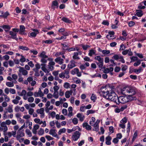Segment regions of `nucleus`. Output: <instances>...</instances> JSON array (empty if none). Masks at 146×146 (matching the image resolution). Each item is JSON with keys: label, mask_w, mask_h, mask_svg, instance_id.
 <instances>
[{"label": "nucleus", "mask_w": 146, "mask_h": 146, "mask_svg": "<svg viewBox=\"0 0 146 146\" xmlns=\"http://www.w3.org/2000/svg\"><path fill=\"white\" fill-rule=\"evenodd\" d=\"M110 89L109 88H107L106 86L102 87L99 92L100 94L102 95L103 97L108 100L117 104L118 97L113 91L111 90L110 92Z\"/></svg>", "instance_id": "f257e3e1"}, {"label": "nucleus", "mask_w": 146, "mask_h": 146, "mask_svg": "<svg viewBox=\"0 0 146 146\" xmlns=\"http://www.w3.org/2000/svg\"><path fill=\"white\" fill-rule=\"evenodd\" d=\"M136 98H133L131 96H120L118 98L116 104H119L120 103L124 104L129 101L133 100H136Z\"/></svg>", "instance_id": "f03ea898"}, {"label": "nucleus", "mask_w": 146, "mask_h": 146, "mask_svg": "<svg viewBox=\"0 0 146 146\" xmlns=\"http://www.w3.org/2000/svg\"><path fill=\"white\" fill-rule=\"evenodd\" d=\"M94 59L98 61V62H96V63L98 66L99 68H102L104 65V59L101 58L100 56H96Z\"/></svg>", "instance_id": "7ed1b4c3"}, {"label": "nucleus", "mask_w": 146, "mask_h": 146, "mask_svg": "<svg viewBox=\"0 0 146 146\" xmlns=\"http://www.w3.org/2000/svg\"><path fill=\"white\" fill-rule=\"evenodd\" d=\"M18 68H19V73H18V75L19 76L22 75L24 76L27 75L28 73V71L25 70L24 68L21 66H19Z\"/></svg>", "instance_id": "20e7f679"}, {"label": "nucleus", "mask_w": 146, "mask_h": 146, "mask_svg": "<svg viewBox=\"0 0 146 146\" xmlns=\"http://www.w3.org/2000/svg\"><path fill=\"white\" fill-rule=\"evenodd\" d=\"M81 134L78 131H76L72 135V139L74 141H77L80 138Z\"/></svg>", "instance_id": "39448f33"}, {"label": "nucleus", "mask_w": 146, "mask_h": 146, "mask_svg": "<svg viewBox=\"0 0 146 146\" xmlns=\"http://www.w3.org/2000/svg\"><path fill=\"white\" fill-rule=\"evenodd\" d=\"M128 90H128V94H129L128 96H131L133 98H136L135 97L133 96L135 94V90L131 88L128 87Z\"/></svg>", "instance_id": "423d86ee"}, {"label": "nucleus", "mask_w": 146, "mask_h": 146, "mask_svg": "<svg viewBox=\"0 0 146 146\" xmlns=\"http://www.w3.org/2000/svg\"><path fill=\"white\" fill-rule=\"evenodd\" d=\"M24 136V133L23 130H19L17 132V134L16 137L17 140H19L21 137H23Z\"/></svg>", "instance_id": "0eeeda50"}, {"label": "nucleus", "mask_w": 146, "mask_h": 146, "mask_svg": "<svg viewBox=\"0 0 146 146\" xmlns=\"http://www.w3.org/2000/svg\"><path fill=\"white\" fill-rule=\"evenodd\" d=\"M1 126L3 129V135H6L5 132L8 130V127L6 125V123H5V122H3L1 123Z\"/></svg>", "instance_id": "6e6552de"}, {"label": "nucleus", "mask_w": 146, "mask_h": 146, "mask_svg": "<svg viewBox=\"0 0 146 146\" xmlns=\"http://www.w3.org/2000/svg\"><path fill=\"white\" fill-rule=\"evenodd\" d=\"M28 82L31 84L32 86H34L36 83V81L33 80V78L32 76H29L27 79Z\"/></svg>", "instance_id": "1a4fd4ad"}, {"label": "nucleus", "mask_w": 146, "mask_h": 146, "mask_svg": "<svg viewBox=\"0 0 146 146\" xmlns=\"http://www.w3.org/2000/svg\"><path fill=\"white\" fill-rule=\"evenodd\" d=\"M9 34L11 36V38L13 39H15L17 41L18 40L17 36V33L12 31L9 32Z\"/></svg>", "instance_id": "9d476101"}, {"label": "nucleus", "mask_w": 146, "mask_h": 146, "mask_svg": "<svg viewBox=\"0 0 146 146\" xmlns=\"http://www.w3.org/2000/svg\"><path fill=\"white\" fill-rule=\"evenodd\" d=\"M58 3L56 0H54L52 2L51 8L54 9L55 8H58Z\"/></svg>", "instance_id": "9b49d317"}, {"label": "nucleus", "mask_w": 146, "mask_h": 146, "mask_svg": "<svg viewBox=\"0 0 146 146\" xmlns=\"http://www.w3.org/2000/svg\"><path fill=\"white\" fill-rule=\"evenodd\" d=\"M44 109L42 108L40 109H38L36 110V112L38 113H40L41 114V117L43 118L44 116Z\"/></svg>", "instance_id": "f8f14e48"}, {"label": "nucleus", "mask_w": 146, "mask_h": 146, "mask_svg": "<svg viewBox=\"0 0 146 146\" xmlns=\"http://www.w3.org/2000/svg\"><path fill=\"white\" fill-rule=\"evenodd\" d=\"M16 131H12V132H8L7 134L5 133L6 135H7L9 137H11L12 135L14 137H15Z\"/></svg>", "instance_id": "ddd939ff"}, {"label": "nucleus", "mask_w": 146, "mask_h": 146, "mask_svg": "<svg viewBox=\"0 0 146 146\" xmlns=\"http://www.w3.org/2000/svg\"><path fill=\"white\" fill-rule=\"evenodd\" d=\"M75 66V62L74 60H72L71 61L70 63L68 65V67L69 69H70Z\"/></svg>", "instance_id": "4468645a"}, {"label": "nucleus", "mask_w": 146, "mask_h": 146, "mask_svg": "<svg viewBox=\"0 0 146 146\" xmlns=\"http://www.w3.org/2000/svg\"><path fill=\"white\" fill-rule=\"evenodd\" d=\"M128 87H125L123 88L121 90V93L122 94L124 95H125L126 96L128 94V90H128Z\"/></svg>", "instance_id": "2eb2a0df"}, {"label": "nucleus", "mask_w": 146, "mask_h": 146, "mask_svg": "<svg viewBox=\"0 0 146 146\" xmlns=\"http://www.w3.org/2000/svg\"><path fill=\"white\" fill-rule=\"evenodd\" d=\"M19 33L21 34H24L25 28L24 25H21L19 26Z\"/></svg>", "instance_id": "dca6fc26"}, {"label": "nucleus", "mask_w": 146, "mask_h": 146, "mask_svg": "<svg viewBox=\"0 0 146 146\" xmlns=\"http://www.w3.org/2000/svg\"><path fill=\"white\" fill-rule=\"evenodd\" d=\"M64 61V59L61 58L60 57H58L55 59V62L60 64H62L63 63Z\"/></svg>", "instance_id": "f3484780"}, {"label": "nucleus", "mask_w": 146, "mask_h": 146, "mask_svg": "<svg viewBox=\"0 0 146 146\" xmlns=\"http://www.w3.org/2000/svg\"><path fill=\"white\" fill-rule=\"evenodd\" d=\"M111 137L110 136H108L106 138V143L108 145H110L111 144Z\"/></svg>", "instance_id": "a211bd4d"}, {"label": "nucleus", "mask_w": 146, "mask_h": 146, "mask_svg": "<svg viewBox=\"0 0 146 146\" xmlns=\"http://www.w3.org/2000/svg\"><path fill=\"white\" fill-rule=\"evenodd\" d=\"M56 129H51L49 131V134L52 135L53 137H56L57 136V134L56 132Z\"/></svg>", "instance_id": "6ab92c4d"}, {"label": "nucleus", "mask_w": 146, "mask_h": 146, "mask_svg": "<svg viewBox=\"0 0 146 146\" xmlns=\"http://www.w3.org/2000/svg\"><path fill=\"white\" fill-rule=\"evenodd\" d=\"M83 127H85L87 130H90L91 129L92 127L91 126L89 125L87 122L84 123L82 124Z\"/></svg>", "instance_id": "aec40b11"}, {"label": "nucleus", "mask_w": 146, "mask_h": 146, "mask_svg": "<svg viewBox=\"0 0 146 146\" xmlns=\"http://www.w3.org/2000/svg\"><path fill=\"white\" fill-rule=\"evenodd\" d=\"M21 98L19 96H16L15 99L12 100V102L14 104H17L19 103V100H20Z\"/></svg>", "instance_id": "412c9836"}, {"label": "nucleus", "mask_w": 146, "mask_h": 146, "mask_svg": "<svg viewBox=\"0 0 146 146\" xmlns=\"http://www.w3.org/2000/svg\"><path fill=\"white\" fill-rule=\"evenodd\" d=\"M96 50L94 49H91L89 51L88 55L90 56H92L93 55H96Z\"/></svg>", "instance_id": "4be33fe9"}, {"label": "nucleus", "mask_w": 146, "mask_h": 146, "mask_svg": "<svg viewBox=\"0 0 146 146\" xmlns=\"http://www.w3.org/2000/svg\"><path fill=\"white\" fill-rule=\"evenodd\" d=\"M1 13L2 17L4 18H6L9 15V13L8 11H6L4 12L3 11H1Z\"/></svg>", "instance_id": "5701e85b"}, {"label": "nucleus", "mask_w": 146, "mask_h": 146, "mask_svg": "<svg viewBox=\"0 0 146 146\" xmlns=\"http://www.w3.org/2000/svg\"><path fill=\"white\" fill-rule=\"evenodd\" d=\"M136 14L139 17H141L143 15V11L140 10H137Z\"/></svg>", "instance_id": "b1692460"}, {"label": "nucleus", "mask_w": 146, "mask_h": 146, "mask_svg": "<svg viewBox=\"0 0 146 146\" xmlns=\"http://www.w3.org/2000/svg\"><path fill=\"white\" fill-rule=\"evenodd\" d=\"M79 53L75 52L74 53V55L72 56V58L73 59L75 60H79L80 58L78 56Z\"/></svg>", "instance_id": "393cba45"}, {"label": "nucleus", "mask_w": 146, "mask_h": 146, "mask_svg": "<svg viewBox=\"0 0 146 146\" xmlns=\"http://www.w3.org/2000/svg\"><path fill=\"white\" fill-rule=\"evenodd\" d=\"M61 20L66 23H71V21L68 19V18L66 17H63L62 18Z\"/></svg>", "instance_id": "a878e982"}, {"label": "nucleus", "mask_w": 146, "mask_h": 146, "mask_svg": "<svg viewBox=\"0 0 146 146\" xmlns=\"http://www.w3.org/2000/svg\"><path fill=\"white\" fill-rule=\"evenodd\" d=\"M46 52L44 51H42L40 54L39 56L42 58H48V56L45 55Z\"/></svg>", "instance_id": "bb28decb"}, {"label": "nucleus", "mask_w": 146, "mask_h": 146, "mask_svg": "<svg viewBox=\"0 0 146 146\" xmlns=\"http://www.w3.org/2000/svg\"><path fill=\"white\" fill-rule=\"evenodd\" d=\"M19 49L22 50H23L27 51L29 50V48L26 46H19Z\"/></svg>", "instance_id": "cd10ccee"}, {"label": "nucleus", "mask_w": 146, "mask_h": 146, "mask_svg": "<svg viewBox=\"0 0 146 146\" xmlns=\"http://www.w3.org/2000/svg\"><path fill=\"white\" fill-rule=\"evenodd\" d=\"M79 71V69L78 68H76L74 69L71 72V73L72 75H74L76 74Z\"/></svg>", "instance_id": "c85d7f7f"}, {"label": "nucleus", "mask_w": 146, "mask_h": 146, "mask_svg": "<svg viewBox=\"0 0 146 146\" xmlns=\"http://www.w3.org/2000/svg\"><path fill=\"white\" fill-rule=\"evenodd\" d=\"M93 126L94 127L93 130L96 131H98L99 130V124H94Z\"/></svg>", "instance_id": "c756f323"}, {"label": "nucleus", "mask_w": 146, "mask_h": 146, "mask_svg": "<svg viewBox=\"0 0 146 146\" xmlns=\"http://www.w3.org/2000/svg\"><path fill=\"white\" fill-rule=\"evenodd\" d=\"M44 133V129L42 128H40L38 131V134L40 135H43Z\"/></svg>", "instance_id": "7c9ffc66"}, {"label": "nucleus", "mask_w": 146, "mask_h": 146, "mask_svg": "<svg viewBox=\"0 0 146 146\" xmlns=\"http://www.w3.org/2000/svg\"><path fill=\"white\" fill-rule=\"evenodd\" d=\"M60 101H57L55 103V105L57 106H58L61 104L62 101V99L61 98H59Z\"/></svg>", "instance_id": "2f4dec72"}, {"label": "nucleus", "mask_w": 146, "mask_h": 146, "mask_svg": "<svg viewBox=\"0 0 146 146\" xmlns=\"http://www.w3.org/2000/svg\"><path fill=\"white\" fill-rule=\"evenodd\" d=\"M130 58L131 60L130 62H133L138 60V58L137 57L134 56L130 57Z\"/></svg>", "instance_id": "473e14b6"}, {"label": "nucleus", "mask_w": 146, "mask_h": 146, "mask_svg": "<svg viewBox=\"0 0 146 146\" xmlns=\"http://www.w3.org/2000/svg\"><path fill=\"white\" fill-rule=\"evenodd\" d=\"M6 85L9 87H12L14 86L13 82H7L6 83Z\"/></svg>", "instance_id": "72a5a7b5"}, {"label": "nucleus", "mask_w": 146, "mask_h": 146, "mask_svg": "<svg viewBox=\"0 0 146 146\" xmlns=\"http://www.w3.org/2000/svg\"><path fill=\"white\" fill-rule=\"evenodd\" d=\"M41 69L42 71H43L45 73H48L49 72V70L46 68V66H42L41 67Z\"/></svg>", "instance_id": "f704fd0d"}, {"label": "nucleus", "mask_w": 146, "mask_h": 146, "mask_svg": "<svg viewBox=\"0 0 146 146\" xmlns=\"http://www.w3.org/2000/svg\"><path fill=\"white\" fill-rule=\"evenodd\" d=\"M137 131H135L133 135V137L132 139V141H134L135 139H136L137 136Z\"/></svg>", "instance_id": "c9c22d12"}, {"label": "nucleus", "mask_w": 146, "mask_h": 146, "mask_svg": "<svg viewBox=\"0 0 146 146\" xmlns=\"http://www.w3.org/2000/svg\"><path fill=\"white\" fill-rule=\"evenodd\" d=\"M21 58L20 59V61L22 62H25L26 61V59L24 56L22 55H21Z\"/></svg>", "instance_id": "e433bc0d"}, {"label": "nucleus", "mask_w": 146, "mask_h": 146, "mask_svg": "<svg viewBox=\"0 0 146 146\" xmlns=\"http://www.w3.org/2000/svg\"><path fill=\"white\" fill-rule=\"evenodd\" d=\"M142 2L140 3L138 6V8L139 9H145V6H143Z\"/></svg>", "instance_id": "4c0bfd02"}, {"label": "nucleus", "mask_w": 146, "mask_h": 146, "mask_svg": "<svg viewBox=\"0 0 146 146\" xmlns=\"http://www.w3.org/2000/svg\"><path fill=\"white\" fill-rule=\"evenodd\" d=\"M66 129L64 128H63L60 129L58 132V134L60 135L62 133H64L66 132Z\"/></svg>", "instance_id": "58836bf2"}, {"label": "nucleus", "mask_w": 146, "mask_h": 146, "mask_svg": "<svg viewBox=\"0 0 146 146\" xmlns=\"http://www.w3.org/2000/svg\"><path fill=\"white\" fill-rule=\"evenodd\" d=\"M48 60H51V61L49 62L48 64L51 66H54L55 64V63L52 61V59L48 58Z\"/></svg>", "instance_id": "ea45409f"}, {"label": "nucleus", "mask_w": 146, "mask_h": 146, "mask_svg": "<svg viewBox=\"0 0 146 146\" xmlns=\"http://www.w3.org/2000/svg\"><path fill=\"white\" fill-rule=\"evenodd\" d=\"M130 123L129 122L127 123V133H129L130 131Z\"/></svg>", "instance_id": "a19ab883"}, {"label": "nucleus", "mask_w": 146, "mask_h": 146, "mask_svg": "<svg viewBox=\"0 0 146 146\" xmlns=\"http://www.w3.org/2000/svg\"><path fill=\"white\" fill-rule=\"evenodd\" d=\"M82 46L84 50H86L88 48L90 47V46L88 45H84L83 44H82Z\"/></svg>", "instance_id": "79ce46f5"}, {"label": "nucleus", "mask_w": 146, "mask_h": 146, "mask_svg": "<svg viewBox=\"0 0 146 146\" xmlns=\"http://www.w3.org/2000/svg\"><path fill=\"white\" fill-rule=\"evenodd\" d=\"M143 61L142 60H138L137 61V62L134 63L133 65L134 66H137L140 65L141 63V61Z\"/></svg>", "instance_id": "37998d69"}, {"label": "nucleus", "mask_w": 146, "mask_h": 146, "mask_svg": "<svg viewBox=\"0 0 146 146\" xmlns=\"http://www.w3.org/2000/svg\"><path fill=\"white\" fill-rule=\"evenodd\" d=\"M91 76L92 78H94L95 77H99L100 78L101 77V74H99L98 73H97L96 74H95L94 75H91Z\"/></svg>", "instance_id": "c03bdc74"}, {"label": "nucleus", "mask_w": 146, "mask_h": 146, "mask_svg": "<svg viewBox=\"0 0 146 146\" xmlns=\"http://www.w3.org/2000/svg\"><path fill=\"white\" fill-rule=\"evenodd\" d=\"M110 53V51L109 50H102V54L104 55H107L109 54Z\"/></svg>", "instance_id": "a18cd8bd"}, {"label": "nucleus", "mask_w": 146, "mask_h": 146, "mask_svg": "<svg viewBox=\"0 0 146 146\" xmlns=\"http://www.w3.org/2000/svg\"><path fill=\"white\" fill-rule=\"evenodd\" d=\"M26 93V91L25 90H22V92L20 94H19V95L21 96H22L23 95L25 96Z\"/></svg>", "instance_id": "49530a36"}, {"label": "nucleus", "mask_w": 146, "mask_h": 146, "mask_svg": "<svg viewBox=\"0 0 146 146\" xmlns=\"http://www.w3.org/2000/svg\"><path fill=\"white\" fill-rule=\"evenodd\" d=\"M120 56L117 54L114 55L112 57V58L114 59L115 60H119Z\"/></svg>", "instance_id": "de8ad7c7"}, {"label": "nucleus", "mask_w": 146, "mask_h": 146, "mask_svg": "<svg viewBox=\"0 0 146 146\" xmlns=\"http://www.w3.org/2000/svg\"><path fill=\"white\" fill-rule=\"evenodd\" d=\"M76 127H75L73 128L72 129H67V131L68 133H70L71 132H72V131H75L76 129Z\"/></svg>", "instance_id": "09e8293b"}, {"label": "nucleus", "mask_w": 146, "mask_h": 146, "mask_svg": "<svg viewBox=\"0 0 146 146\" xmlns=\"http://www.w3.org/2000/svg\"><path fill=\"white\" fill-rule=\"evenodd\" d=\"M119 61L121 62L122 63H125V61L123 59V57L122 56H120L119 59Z\"/></svg>", "instance_id": "8fccbe9b"}, {"label": "nucleus", "mask_w": 146, "mask_h": 146, "mask_svg": "<svg viewBox=\"0 0 146 146\" xmlns=\"http://www.w3.org/2000/svg\"><path fill=\"white\" fill-rule=\"evenodd\" d=\"M53 96L56 99H57L58 97V92H54L53 94Z\"/></svg>", "instance_id": "3c124183"}, {"label": "nucleus", "mask_w": 146, "mask_h": 146, "mask_svg": "<svg viewBox=\"0 0 146 146\" xmlns=\"http://www.w3.org/2000/svg\"><path fill=\"white\" fill-rule=\"evenodd\" d=\"M64 88L68 89L70 88V84L68 83L65 82L64 84Z\"/></svg>", "instance_id": "603ef678"}, {"label": "nucleus", "mask_w": 146, "mask_h": 146, "mask_svg": "<svg viewBox=\"0 0 146 146\" xmlns=\"http://www.w3.org/2000/svg\"><path fill=\"white\" fill-rule=\"evenodd\" d=\"M72 121L73 123L75 125L77 124L78 123V120L76 118H74L72 119Z\"/></svg>", "instance_id": "864d4df0"}, {"label": "nucleus", "mask_w": 146, "mask_h": 146, "mask_svg": "<svg viewBox=\"0 0 146 146\" xmlns=\"http://www.w3.org/2000/svg\"><path fill=\"white\" fill-rule=\"evenodd\" d=\"M106 38L109 39H113L114 38V36L111 35L109 34L108 35L106 36Z\"/></svg>", "instance_id": "5fc2aeb1"}, {"label": "nucleus", "mask_w": 146, "mask_h": 146, "mask_svg": "<svg viewBox=\"0 0 146 146\" xmlns=\"http://www.w3.org/2000/svg\"><path fill=\"white\" fill-rule=\"evenodd\" d=\"M3 95L5 97V100L7 102H9L10 100L9 98L5 94H3Z\"/></svg>", "instance_id": "6e6d98bb"}, {"label": "nucleus", "mask_w": 146, "mask_h": 146, "mask_svg": "<svg viewBox=\"0 0 146 146\" xmlns=\"http://www.w3.org/2000/svg\"><path fill=\"white\" fill-rule=\"evenodd\" d=\"M142 68L141 67H140L138 69H135L134 70V72H135L136 74H138L141 72V70Z\"/></svg>", "instance_id": "4d7b16f0"}, {"label": "nucleus", "mask_w": 146, "mask_h": 146, "mask_svg": "<svg viewBox=\"0 0 146 146\" xmlns=\"http://www.w3.org/2000/svg\"><path fill=\"white\" fill-rule=\"evenodd\" d=\"M42 42H44L45 43L50 44L52 42V41L51 40H43Z\"/></svg>", "instance_id": "13d9d810"}, {"label": "nucleus", "mask_w": 146, "mask_h": 146, "mask_svg": "<svg viewBox=\"0 0 146 146\" xmlns=\"http://www.w3.org/2000/svg\"><path fill=\"white\" fill-rule=\"evenodd\" d=\"M38 93L39 94V96L40 97H42L44 96V94L41 91V89L40 88L39 89L38 92Z\"/></svg>", "instance_id": "bf43d9fd"}, {"label": "nucleus", "mask_w": 146, "mask_h": 146, "mask_svg": "<svg viewBox=\"0 0 146 146\" xmlns=\"http://www.w3.org/2000/svg\"><path fill=\"white\" fill-rule=\"evenodd\" d=\"M7 110L8 112L9 113H11L13 111L12 107L9 106L8 107V108L7 109Z\"/></svg>", "instance_id": "052dcab7"}, {"label": "nucleus", "mask_w": 146, "mask_h": 146, "mask_svg": "<svg viewBox=\"0 0 146 146\" xmlns=\"http://www.w3.org/2000/svg\"><path fill=\"white\" fill-rule=\"evenodd\" d=\"M9 56L7 55H5L3 57V59L6 61L8 60L9 59Z\"/></svg>", "instance_id": "680f3d73"}, {"label": "nucleus", "mask_w": 146, "mask_h": 146, "mask_svg": "<svg viewBox=\"0 0 146 146\" xmlns=\"http://www.w3.org/2000/svg\"><path fill=\"white\" fill-rule=\"evenodd\" d=\"M1 27L4 29H6L9 30L11 28L10 26L8 25H4Z\"/></svg>", "instance_id": "e2e57ef3"}, {"label": "nucleus", "mask_w": 146, "mask_h": 146, "mask_svg": "<svg viewBox=\"0 0 146 146\" xmlns=\"http://www.w3.org/2000/svg\"><path fill=\"white\" fill-rule=\"evenodd\" d=\"M135 25V23L133 21L129 22L128 23V25L129 27H132Z\"/></svg>", "instance_id": "0e129e2a"}, {"label": "nucleus", "mask_w": 146, "mask_h": 146, "mask_svg": "<svg viewBox=\"0 0 146 146\" xmlns=\"http://www.w3.org/2000/svg\"><path fill=\"white\" fill-rule=\"evenodd\" d=\"M120 123L123 124H125L127 122V119L126 118H123L120 121Z\"/></svg>", "instance_id": "69168bd1"}, {"label": "nucleus", "mask_w": 146, "mask_h": 146, "mask_svg": "<svg viewBox=\"0 0 146 146\" xmlns=\"http://www.w3.org/2000/svg\"><path fill=\"white\" fill-rule=\"evenodd\" d=\"M34 100V98L32 97H29L28 99V101L29 102H32Z\"/></svg>", "instance_id": "338daca9"}, {"label": "nucleus", "mask_w": 146, "mask_h": 146, "mask_svg": "<svg viewBox=\"0 0 146 146\" xmlns=\"http://www.w3.org/2000/svg\"><path fill=\"white\" fill-rule=\"evenodd\" d=\"M62 113L65 115H66L67 113V111L65 109H63L62 110Z\"/></svg>", "instance_id": "774afa93"}]
</instances>
